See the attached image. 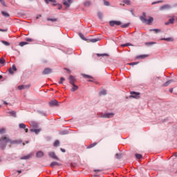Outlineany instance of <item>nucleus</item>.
Returning <instances> with one entry per match:
<instances>
[{
    "label": "nucleus",
    "instance_id": "9",
    "mask_svg": "<svg viewBox=\"0 0 177 177\" xmlns=\"http://www.w3.org/2000/svg\"><path fill=\"white\" fill-rule=\"evenodd\" d=\"M13 71H17V68H16V65H12V68L8 69V72L10 74H14L15 73Z\"/></svg>",
    "mask_w": 177,
    "mask_h": 177
},
{
    "label": "nucleus",
    "instance_id": "16",
    "mask_svg": "<svg viewBox=\"0 0 177 177\" xmlns=\"http://www.w3.org/2000/svg\"><path fill=\"white\" fill-rule=\"evenodd\" d=\"M41 131V129H30V132H35V133L36 135H38L40 133Z\"/></svg>",
    "mask_w": 177,
    "mask_h": 177
},
{
    "label": "nucleus",
    "instance_id": "32",
    "mask_svg": "<svg viewBox=\"0 0 177 177\" xmlns=\"http://www.w3.org/2000/svg\"><path fill=\"white\" fill-rule=\"evenodd\" d=\"M2 44H3V45H6V46H9V45H10V44L6 41H1Z\"/></svg>",
    "mask_w": 177,
    "mask_h": 177
},
{
    "label": "nucleus",
    "instance_id": "51",
    "mask_svg": "<svg viewBox=\"0 0 177 177\" xmlns=\"http://www.w3.org/2000/svg\"><path fill=\"white\" fill-rule=\"evenodd\" d=\"M161 2H162V1H156V2H153V3H151V5H156V3H161Z\"/></svg>",
    "mask_w": 177,
    "mask_h": 177
},
{
    "label": "nucleus",
    "instance_id": "46",
    "mask_svg": "<svg viewBox=\"0 0 177 177\" xmlns=\"http://www.w3.org/2000/svg\"><path fill=\"white\" fill-rule=\"evenodd\" d=\"M26 41H27V42H32L33 40L31 38H26Z\"/></svg>",
    "mask_w": 177,
    "mask_h": 177
},
{
    "label": "nucleus",
    "instance_id": "56",
    "mask_svg": "<svg viewBox=\"0 0 177 177\" xmlns=\"http://www.w3.org/2000/svg\"><path fill=\"white\" fill-rule=\"evenodd\" d=\"M60 150L62 151V153H66V149L61 148Z\"/></svg>",
    "mask_w": 177,
    "mask_h": 177
},
{
    "label": "nucleus",
    "instance_id": "53",
    "mask_svg": "<svg viewBox=\"0 0 177 177\" xmlns=\"http://www.w3.org/2000/svg\"><path fill=\"white\" fill-rule=\"evenodd\" d=\"M0 31H1L3 32H6V31H8V29H1L0 28Z\"/></svg>",
    "mask_w": 177,
    "mask_h": 177
},
{
    "label": "nucleus",
    "instance_id": "45",
    "mask_svg": "<svg viewBox=\"0 0 177 177\" xmlns=\"http://www.w3.org/2000/svg\"><path fill=\"white\" fill-rule=\"evenodd\" d=\"M3 63H5V59L1 58V59H0V64H3Z\"/></svg>",
    "mask_w": 177,
    "mask_h": 177
},
{
    "label": "nucleus",
    "instance_id": "37",
    "mask_svg": "<svg viewBox=\"0 0 177 177\" xmlns=\"http://www.w3.org/2000/svg\"><path fill=\"white\" fill-rule=\"evenodd\" d=\"M123 2L126 5H131V1H129V0H123Z\"/></svg>",
    "mask_w": 177,
    "mask_h": 177
},
{
    "label": "nucleus",
    "instance_id": "47",
    "mask_svg": "<svg viewBox=\"0 0 177 177\" xmlns=\"http://www.w3.org/2000/svg\"><path fill=\"white\" fill-rule=\"evenodd\" d=\"M107 54L104 53V54H97V56H98V57H100L101 56H106Z\"/></svg>",
    "mask_w": 177,
    "mask_h": 177
},
{
    "label": "nucleus",
    "instance_id": "43",
    "mask_svg": "<svg viewBox=\"0 0 177 177\" xmlns=\"http://www.w3.org/2000/svg\"><path fill=\"white\" fill-rule=\"evenodd\" d=\"M121 157H122L121 153H116V155H115L116 158H121Z\"/></svg>",
    "mask_w": 177,
    "mask_h": 177
},
{
    "label": "nucleus",
    "instance_id": "30",
    "mask_svg": "<svg viewBox=\"0 0 177 177\" xmlns=\"http://www.w3.org/2000/svg\"><path fill=\"white\" fill-rule=\"evenodd\" d=\"M9 113L11 114V115H12V117L16 118V111H10Z\"/></svg>",
    "mask_w": 177,
    "mask_h": 177
},
{
    "label": "nucleus",
    "instance_id": "52",
    "mask_svg": "<svg viewBox=\"0 0 177 177\" xmlns=\"http://www.w3.org/2000/svg\"><path fill=\"white\" fill-rule=\"evenodd\" d=\"M49 21H56V19H48Z\"/></svg>",
    "mask_w": 177,
    "mask_h": 177
},
{
    "label": "nucleus",
    "instance_id": "49",
    "mask_svg": "<svg viewBox=\"0 0 177 177\" xmlns=\"http://www.w3.org/2000/svg\"><path fill=\"white\" fill-rule=\"evenodd\" d=\"M0 2L3 6H6V5L5 4V1L3 0H0Z\"/></svg>",
    "mask_w": 177,
    "mask_h": 177
},
{
    "label": "nucleus",
    "instance_id": "27",
    "mask_svg": "<svg viewBox=\"0 0 177 177\" xmlns=\"http://www.w3.org/2000/svg\"><path fill=\"white\" fill-rule=\"evenodd\" d=\"M31 125L33 128H38V123L35 122H32L31 123Z\"/></svg>",
    "mask_w": 177,
    "mask_h": 177
},
{
    "label": "nucleus",
    "instance_id": "19",
    "mask_svg": "<svg viewBox=\"0 0 177 177\" xmlns=\"http://www.w3.org/2000/svg\"><path fill=\"white\" fill-rule=\"evenodd\" d=\"M72 85L73 87L71 88V91L75 92V91H77L78 89V86L75 85V84H72Z\"/></svg>",
    "mask_w": 177,
    "mask_h": 177
},
{
    "label": "nucleus",
    "instance_id": "4",
    "mask_svg": "<svg viewBox=\"0 0 177 177\" xmlns=\"http://www.w3.org/2000/svg\"><path fill=\"white\" fill-rule=\"evenodd\" d=\"M102 118H113L114 117L113 113H104L100 116Z\"/></svg>",
    "mask_w": 177,
    "mask_h": 177
},
{
    "label": "nucleus",
    "instance_id": "63",
    "mask_svg": "<svg viewBox=\"0 0 177 177\" xmlns=\"http://www.w3.org/2000/svg\"><path fill=\"white\" fill-rule=\"evenodd\" d=\"M4 104H8V103L4 101Z\"/></svg>",
    "mask_w": 177,
    "mask_h": 177
},
{
    "label": "nucleus",
    "instance_id": "33",
    "mask_svg": "<svg viewBox=\"0 0 177 177\" xmlns=\"http://www.w3.org/2000/svg\"><path fill=\"white\" fill-rule=\"evenodd\" d=\"M79 36L80 37V38L82 39H83L84 41H86V38H85V37H84V35H82V33H79Z\"/></svg>",
    "mask_w": 177,
    "mask_h": 177
},
{
    "label": "nucleus",
    "instance_id": "60",
    "mask_svg": "<svg viewBox=\"0 0 177 177\" xmlns=\"http://www.w3.org/2000/svg\"><path fill=\"white\" fill-rule=\"evenodd\" d=\"M94 172H100V170H94Z\"/></svg>",
    "mask_w": 177,
    "mask_h": 177
},
{
    "label": "nucleus",
    "instance_id": "5",
    "mask_svg": "<svg viewBox=\"0 0 177 177\" xmlns=\"http://www.w3.org/2000/svg\"><path fill=\"white\" fill-rule=\"evenodd\" d=\"M109 24L111 27H114V26H121V21H111Z\"/></svg>",
    "mask_w": 177,
    "mask_h": 177
},
{
    "label": "nucleus",
    "instance_id": "31",
    "mask_svg": "<svg viewBox=\"0 0 177 177\" xmlns=\"http://www.w3.org/2000/svg\"><path fill=\"white\" fill-rule=\"evenodd\" d=\"M5 132H6V129H5V128L0 129V134L1 135H2V133H5Z\"/></svg>",
    "mask_w": 177,
    "mask_h": 177
},
{
    "label": "nucleus",
    "instance_id": "42",
    "mask_svg": "<svg viewBox=\"0 0 177 177\" xmlns=\"http://www.w3.org/2000/svg\"><path fill=\"white\" fill-rule=\"evenodd\" d=\"M139 62H131V63H129V66H136V64H138Z\"/></svg>",
    "mask_w": 177,
    "mask_h": 177
},
{
    "label": "nucleus",
    "instance_id": "14",
    "mask_svg": "<svg viewBox=\"0 0 177 177\" xmlns=\"http://www.w3.org/2000/svg\"><path fill=\"white\" fill-rule=\"evenodd\" d=\"M69 82L71 85H74V82H75V77L74 76L69 77Z\"/></svg>",
    "mask_w": 177,
    "mask_h": 177
},
{
    "label": "nucleus",
    "instance_id": "29",
    "mask_svg": "<svg viewBox=\"0 0 177 177\" xmlns=\"http://www.w3.org/2000/svg\"><path fill=\"white\" fill-rule=\"evenodd\" d=\"M96 145H97V143L94 142V143L90 145L88 147V149H92V147H95V146H96Z\"/></svg>",
    "mask_w": 177,
    "mask_h": 177
},
{
    "label": "nucleus",
    "instance_id": "50",
    "mask_svg": "<svg viewBox=\"0 0 177 177\" xmlns=\"http://www.w3.org/2000/svg\"><path fill=\"white\" fill-rule=\"evenodd\" d=\"M64 77H61L60 81L59 82V84H63V81H64Z\"/></svg>",
    "mask_w": 177,
    "mask_h": 177
},
{
    "label": "nucleus",
    "instance_id": "39",
    "mask_svg": "<svg viewBox=\"0 0 177 177\" xmlns=\"http://www.w3.org/2000/svg\"><path fill=\"white\" fill-rule=\"evenodd\" d=\"M104 5L105 6H110V3L107 1H104Z\"/></svg>",
    "mask_w": 177,
    "mask_h": 177
},
{
    "label": "nucleus",
    "instance_id": "26",
    "mask_svg": "<svg viewBox=\"0 0 177 177\" xmlns=\"http://www.w3.org/2000/svg\"><path fill=\"white\" fill-rule=\"evenodd\" d=\"M59 145H60V141H59L58 140H55V142H54L53 146L55 147H57V146H59Z\"/></svg>",
    "mask_w": 177,
    "mask_h": 177
},
{
    "label": "nucleus",
    "instance_id": "59",
    "mask_svg": "<svg viewBox=\"0 0 177 177\" xmlns=\"http://www.w3.org/2000/svg\"><path fill=\"white\" fill-rule=\"evenodd\" d=\"M41 17V15H37L36 19H39Z\"/></svg>",
    "mask_w": 177,
    "mask_h": 177
},
{
    "label": "nucleus",
    "instance_id": "35",
    "mask_svg": "<svg viewBox=\"0 0 177 177\" xmlns=\"http://www.w3.org/2000/svg\"><path fill=\"white\" fill-rule=\"evenodd\" d=\"M156 42H153V41H151V42H146L145 43V45H147V46H150V45H155Z\"/></svg>",
    "mask_w": 177,
    "mask_h": 177
},
{
    "label": "nucleus",
    "instance_id": "2",
    "mask_svg": "<svg viewBox=\"0 0 177 177\" xmlns=\"http://www.w3.org/2000/svg\"><path fill=\"white\" fill-rule=\"evenodd\" d=\"M140 19L142 23H145V24H147L148 26H150L151 23L154 21V19L152 17H149V18L147 19L143 17H140Z\"/></svg>",
    "mask_w": 177,
    "mask_h": 177
},
{
    "label": "nucleus",
    "instance_id": "34",
    "mask_svg": "<svg viewBox=\"0 0 177 177\" xmlns=\"http://www.w3.org/2000/svg\"><path fill=\"white\" fill-rule=\"evenodd\" d=\"M90 41H91V42L95 43V42H97V41H100V39H99V38H97V39H91Z\"/></svg>",
    "mask_w": 177,
    "mask_h": 177
},
{
    "label": "nucleus",
    "instance_id": "15",
    "mask_svg": "<svg viewBox=\"0 0 177 177\" xmlns=\"http://www.w3.org/2000/svg\"><path fill=\"white\" fill-rule=\"evenodd\" d=\"M50 73H52V69L49 68H45L44 71H43L44 75L50 74Z\"/></svg>",
    "mask_w": 177,
    "mask_h": 177
},
{
    "label": "nucleus",
    "instance_id": "38",
    "mask_svg": "<svg viewBox=\"0 0 177 177\" xmlns=\"http://www.w3.org/2000/svg\"><path fill=\"white\" fill-rule=\"evenodd\" d=\"M136 158H138V160H140V159H142V155H140V154H139V153H136Z\"/></svg>",
    "mask_w": 177,
    "mask_h": 177
},
{
    "label": "nucleus",
    "instance_id": "48",
    "mask_svg": "<svg viewBox=\"0 0 177 177\" xmlns=\"http://www.w3.org/2000/svg\"><path fill=\"white\" fill-rule=\"evenodd\" d=\"M97 16H98L99 19H102V12H98V13H97Z\"/></svg>",
    "mask_w": 177,
    "mask_h": 177
},
{
    "label": "nucleus",
    "instance_id": "7",
    "mask_svg": "<svg viewBox=\"0 0 177 177\" xmlns=\"http://www.w3.org/2000/svg\"><path fill=\"white\" fill-rule=\"evenodd\" d=\"M48 156L50 157V158H53L54 160H59V158L57 157L56 153H55L54 151L49 152Z\"/></svg>",
    "mask_w": 177,
    "mask_h": 177
},
{
    "label": "nucleus",
    "instance_id": "24",
    "mask_svg": "<svg viewBox=\"0 0 177 177\" xmlns=\"http://www.w3.org/2000/svg\"><path fill=\"white\" fill-rule=\"evenodd\" d=\"M31 157V155H27L21 158V160H28Z\"/></svg>",
    "mask_w": 177,
    "mask_h": 177
},
{
    "label": "nucleus",
    "instance_id": "55",
    "mask_svg": "<svg viewBox=\"0 0 177 177\" xmlns=\"http://www.w3.org/2000/svg\"><path fill=\"white\" fill-rule=\"evenodd\" d=\"M62 8V4H58V10H60Z\"/></svg>",
    "mask_w": 177,
    "mask_h": 177
},
{
    "label": "nucleus",
    "instance_id": "12",
    "mask_svg": "<svg viewBox=\"0 0 177 177\" xmlns=\"http://www.w3.org/2000/svg\"><path fill=\"white\" fill-rule=\"evenodd\" d=\"M44 2L48 5L49 2H53L52 6H56V0H44Z\"/></svg>",
    "mask_w": 177,
    "mask_h": 177
},
{
    "label": "nucleus",
    "instance_id": "18",
    "mask_svg": "<svg viewBox=\"0 0 177 177\" xmlns=\"http://www.w3.org/2000/svg\"><path fill=\"white\" fill-rule=\"evenodd\" d=\"M56 165L59 166V165H60V164H59V162H53L50 164L51 168L56 167Z\"/></svg>",
    "mask_w": 177,
    "mask_h": 177
},
{
    "label": "nucleus",
    "instance_id": "10",
    "mask_svg": "<svg viewBox=\"0 0 177 177\" xmlns=\"http://www.w3.org/2000/svg\"><path fill=\"white\" fill-rule=\"evenodd\" d=\"M57 100H53L49 102L48 104L49 106H50L51 107H53V106H57Z\"/></svg>",
    "mask_w": 177,
    "mask_h": 177
},
{
    "label": "nucleus",
    "instance_id": "11",
    "mask_svg": "<svg viewBox=\"0 0 177 177\" xmlns=\"http://www.w3.org/2000/svg\"><path fill=\"white\" fill-rule=\"evenodd\" d=\"M171 9V6L166 4L160 8V10H167Z\"/></svg>",
    "mask_w": 177,
    "mask_h": 177
},
{
    "label": "nucleus",
    "instance_id": "41",
    "mask_svg": "<svg viewBox=\"0 0 177 177\" xmlns=\"http://www.w3.org/2000/svg\"><path fill=\"white\" fill-rule=\"evenodd\" d=\"M121 46L122 48H124V46H131V44L127 43V44H122Z\"/></svg>",
    "mask_w": 177,
    "mask_h": 177
},
{
    "label": "nucleus",
    "instance_id": "22",
    "mask_svg": "<svg viewBox=\"0 0 177 177\" xmlns=\"http://www.w3.org/2000/svg\"><path fill=\"white\" fill-rule=\"evenodd\" d=\"M84 6H86V8H88V6H91V1H85V2L84 3Z\"/></svg>",
    "mask_w": 177,
    "mask_h": 177
},
{
    "label": "nucleus",
    "instance_id": "1",
    "mask_svg": "<svg viewBox=\"0 0 177 177\" xmlns=\"http://www.w3.org/2000/svg\"><path fill=\"white\" fill-rule=\"evenodd\" d=\"M21 141L19 140H11L9 137H6V136H3L0 138V147L3 150L6 149V144L10 143L11 145H15V143H21Z\"/></svg>",
    "mask_w": 177,
    "mask_h": 177
},
{
    "label": "nucleus",
    "instance_id": "62",
    "mask_svg": "<svg viewBox=\"0 0 177 177\" xmlns=\"http://www.w3.org/2000/svg\"><path fill=\"white\" fill-rule=\"evenodd\" d=\"M2 78H3V77L1 75H0V80H2Z\"/></svg>",
    "mask_w": 177,
    "mask_h": 177
},
{
    "label": "nucleus",
    "instance_id": "64",
    "mask_svg": "<svg viewBox=\"0 0 177 177\" xmlns=\"http://www.w3.org/2000/svg\"><path fill=\"white\" fill-rule=\"evenodd\" d=\"M170 92H172V89L170 90Z\"/></svg>",
    "mask_w": 177,
    "mask_h": 177
},
{
    "label": "nucleus",
    "instance_id": "3",
    "mask_svg": "<svg viewBox=\"0 0 177 177\" xmlns=\"http://www.w3.org/2000/svg\"><path fill=\"white\" fill-rule=\"evenodd\" d=\"M140 93L131 91L130 97H133V99H139L140 97Z\"/></svg>",
    "mask_w": 177,
    "mask_h": 177
},
{
    "label": "nucleus",
    "instance_id": "13",
    "mask_svg": "<svg viewBox=\"0 0 177 177\" xmlns=\"http://www.w3.org/2000/svg\"><path fill=\"white\" fill-rule=\"evenodd\" d=\"M174 17H172L171 19H169V21L165 22V26H168L169 24H174V21H175V19H174Z\"/></svg>",
    "mask_w": 177,
    "mask_h": 177
},
{
    "label": "nucleus",
    "instance_id": "6",
    "mask_svg": "<svg viewBox=\"0 0 177 177\" xmlns=\"http://www.w3.org/2000/svg\"><path fill=\"white\" fill-rule=\"evenodd\" d=\"M63 3L66 8H70V6L73 3V0H64Z\"/></svg>",
    "mask_w": 177,
    "mask_h": 177
},
{
    "label": "nucleus",
    "instance_id": "40",
    "mask_svg": "<svg viewBox=\"0 0 177 177\" xmlns=\"http://www.w3.org/2000/svg\"><path fill=\"white\" fill-rule=\"evenodd\" d=\"M82 77H84V78H92L91 76L85 74H82Z\"/></svg>",
    "mask_w": 177,
    "mask_h": 177
},
{
    "label": "nucleus",
    "instance_id": "57",
    "mask_svg": "<svg viewBox=\"0 0 177 177\" xmlns=\"http://www.w3.org/2000/svg\"><path fill=\"white\" fill-rule=\"evenodd\" d=\"M142 17H144V19H146V12L142 13Z\"/></svg>",
    "mask_w": 177,
    "mask_h": 177
},
{
    "label": "nucleus",
    "instance_id": "8",
    "mask_svg": "<svg viewBox=\"0 0 177 177\" xmlns=\"http://www.w3.org/2000/svg\"><path fill=\"white\" fill-rule=\"evenodd\" d=\"M19 127L20 129H24L26 133H27V132H28V129L26 128V124H24V123L19 124Z\"/></svg>",
    "mask_w": 177,
    "mask_h": 177
},
{
    "label": "nucleus",
    "instance_id": "36",
    "mask_svg": "<svg viewBox=\"0 0 177 177\" xmlns=\"http://www.w3.org/2000/svg\"><path fill=\"white\" fill-rule=\"evenodd\" d=\"M27 43L26 41H21L19 43V46H24V45H27Z\"/></svg>",
    "mask_w": 177,
    "mask_h": 177
},
{
    "label": "nucleus",
    "instance_id": "25",
    "mask_svg": "<svg viewBox=\"0 0 177 177\" xmlns=\"http://www.w3.org/2000/svg\"><path fill=\"white\" fill-rule=\"evenodd\" d=\"M174 81L173 80H168L167 82H166L163 86H168V85H169V84H171V82H173Z\"/></svg>",
    "mask_w": 177,
    "mask_h": 177
},
{
    "label": "nucleus",
    "instance_id": "23",
    "mask_svg": "<svg viewBox=\"0 0 177 177\" xmlns=\"http://www.w3.org/2000/svg\"><path fill=\"white\" fill-rule=\"evenodd\" d=\"M1 15L4 17H9V13L2 11L1 12Z\"/></svg>",
    "mask_w": 177,
    "mask_h": 177
},
{
    "label": "nucleus",
    "instance_id": "54",
    "mask_svg": "<svg viewBox=\"0 0 177 177\" xmlns=\"http://www.w3.org/2000/svg\"><path fill=\"white\" fill-rule=\"evenodd\" d=\"M145 57V55H140L137 57V59H143Z\"/></svg>",
    "mask_w": 177,
    "mask_h": 177
},
{
    "label": "nucleus",
    "instance_id": "44",
    "mask_svg": "<svg viewBox=\"0 0 177 177\" xmlns=\"http://www.w3.org/2000/svg\"><path fill=\"white\" fill-rule=\"evenodd\" d=\"M162 39H163V41H172V38H163Z\"/></svg>",
    "mask_w": 177,
    "mask_h": 177
},
{
    "label": "nucleus",
    "instance_id": "21",
    "mask_svg": "<svg viewBox=\"0 0 177 177\" xmlns=\"http://www.w3.org/2000/svg\"><path fill=\"white\" fill-rule=\"evenodd\" d=\"M107 93V91L106 90H102L100 92V96H102L103 95H106Z\"/></svg>",
    "mask_w": 177,
    "mask_h": 177
},
{
    "label": "nucleus",
    "instance_id": "17",
    "mask_svg": "<svg viewBox=\"0 0 177 177\" xmlns=\"http://www.w3.org/2000/svg\"><path fill=\"white\" fill-rule=\"evenodd\" d=\"M36 156L38 157L39 158H41V157H44V152H42V151H39L36 153Z\"/></svg>",
    "mask_w": 177,
    "mask_h": 177
},
{
    "label": "nucleus",
    "instance_id": "20",
    "mask_svg": "<svg viewBox=\"0 0 177 177\" xmlns=\"http://www.w3.org/2000/svg\"><path fill=\"white\" fill-rule=\"evenodd\" d=\"M149 31H153L156 34H158V32H161V30L160 29H150Z\"/></svg>",
    "mask_w": 177,
    "mask_h": 177
},
{
    "label": "nucleus",
    "instance_id": "58",
    "mask_svg": "<svg viewBox=\"0 0 177 177\" xmlns=\"http://www.w3.org/2000/svg\"><path fill=\"white\" fill-rule=\"evenodd\" d=\"M122 28H125L128 27V26L127 25H123V26H122Z\"/></svg>",
    "mask_w": 177,
    "mask_h": 177
},
{
    "label": "nucleus",
    "instance_id": "28",
    "mask_svg": "<svg viewBox=\"0 0 177 177\" xmlns=\"http://www.w3.org/2000/svg\"><path fill=\"white\" fill-rule=\"evenodd\" d=\"M26 88H27V86L25 85H21L18 86V89H19V91H21L22 89H26Z\"/></svg>",
    "mask_w": 177,
    "mask_h": 177
},
{
    "label": "nucleus",
    "instance_id": "61",
    "mask_svg": "<svg viewBox=\"0 0 177 177\" xmlns=\"http://www.w3.org/2000/svg\"><path fill=\"white\" fill-rule=\"evenodd\" d=\"M17 172H18V174H21V170H18Z\"/></svg>",
    "mask_w": 177,
    "mask_h": 177
}]
</instances>
